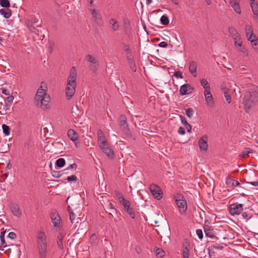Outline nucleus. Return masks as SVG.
<instances>
[{"label": "nucleus", "instance_id": "f257e3e1", "mask_svg": "<svg viewBox=\"0 0 258 258\" xmlns=\"http://www.w3.org/2000/svg\"><path fill=\"white\" fill-rule=\"evenodd\" d=\"M36 244L38 258H46L48 253V247L47 237L44 232H38L36 236Z\"/></svg>", "mask_w": 258, "mask_h": 258}, {"label": "nucleus", "instance_id": "f03ea898", "mask_svg": "<svg viewBox=\"0 0 258 258\" xmlns=\"http://www.w3.org/2000/svg\"><path fill=\"white\" fill-rule=\"evenodd\" d=\"M49 96L46 93V91L42 89L41 86L35 94L34 102L38 107H41L44 109L49 107L48 106L50 101Z\"/></svg>", "mask_w": 258, "mask_h": 258}, {"label": "nucleus", "instance_id": "7ed1b4c3", "mask_svg": "<svg viewBox=\"0 0 258 258\" xmlns=\"http://www.w3.org/2000/svg\"><path fill=\"white\" fill-rule=\"evenodd\" d=\"M258 101V89L251 91L246 92L242 98V103L244 105V109L246 113L249 111L252 106Z\"/></svg>", "mask_w": 258, "mask_h": 258}, {"label": "nucleus", "instance_id": "20e7f679", "mask_svg": "<svg viewBox=\"0 0 258 258\" xmlns=\"http://www.w3.org/2000/svg\"><path fill=\"white\" fill-rule=\"evenodd\" d=\"M26 24L30 32L38 36L40 35L41 37H44V34H42L41 31L38 29L41 28V22L38 18L31 16L26 20Z\"/></svg>", "mask_w": 258, "mask_h": 258}, {"label": "nucleus", "instance_id": "39448f33", "mask_svg": "<svg viewBox=\"0 0 258 258\" xmlns=\"http://www.w3.org/2000/svg\"><path fill=\"white\" fill-rule=\"evenodd\" d=\"M174 197L180 212L181 213L185 212L187 210V203L183 196L181 194L177 193L174 196Z\"/></svg>", "mask_w": 258, "mask_h": 258}, {"label": "nucleus", "instance_id": "423d86ee", "mask_svg": "<svg viewBox=\"0 0 258 258\" xmlns=\"http://www.w3.org/2000/svg\"><path fill=\"white\" fill-rule=\"evenodd\" d=\"M85 59L87 61L91 63L90 70L93 72L95 73L99 66L98 61L94 56L90 54H87L85 57Z\"/></svg>", "mask_w": 258, "mask_h": 258}, {"label": "nucleus", "instance_id": "0eeeda50", "mask_svg": "<svg viewBox=\"0 0 258 258\" xmlns=\"http://www.w3.org/2000/svg\"><path fill=\"white\" fill-rule=\"evenodd\" d=\"M243 205L238 203H234L229 206V211L232 216L239 215L243 211Z\"/></svg>", "mask_w": 258, "mask_h": 258}, {"label": "nucleus", "instance_id": "6e6552de", "mask_svg": "<svg viewBox=\"0 0 258 258\" xmlns=\"http://www.w3.org/2000/svg\"><path fill=\"white\" fill-rule=\"evenodd\" d=\"M150 190L152 196L157 200H160L163 197V192L159 186L156 184H152L150 186Z\"/></svg>", "mask_w": 258, "mask_h": 258}, {"label": "nucleus", "instance_id": "1a4fd4ad", "mask_svg": "<svg viewBox=\"0 0 258 258\" xmlns=\"http://www.w3.org/2000/svg\"><path fill=\"white\" fill-rule=\"evenodd\" d=\"M77 84H69L67 83V86L66 87V95L67 99L70 100L74 95L75 93V88Z\"/></svg>", "mask_w": 258, "mask_h": 258}, {"label": "nucleus", "instance_id": "9d476101", "mask_svg": "<svg viewBox=\"0 0 258 258\" xmlns=\"http://www.w3.org/2000/svg\"><path fill=\"white\" fill-rule=\"evenodd\" d=\"M50 218L53 226L54 227L59 228L60 226L61 219L58 214L56 211H52Z\"/></svg>", "mask_w": 258, "mask_h": 258}, {"label": "nucleus", "instance_id": "9b49d317", "mask_svg": "<svg viewBox=\"0 0 258 258\" xmlns=\"http://www.w3.org/2000/svg\"><path fill=\"white\" fill-rule=\"evenodd\" d=\"M77 71L74 67H72L70 70V75L67 80V83L70 84H77Z\"/></svg>", "mask_w": 258, "mask_h": 258}, {"label": "nucleus", "instance_id": "f8f14e48", "mask_svg": "<svg viewBox=\"0 0 258 258\" xmlns=\"http://www.w3.org/2000/svg\"><path fill=\"white\" fill-rule=\"evenodd\" d=\"M208 137L207 136H204L202 137L198 142L200 149L201 151L206 152L208 150Z\"/></svg>", "mask_w": 258, "mask_h": 258}, {"label": "nucleus", "instance_id": "ddd939ff", "mask_svg": "<svg viewBox=\"0 0 258 258\" xmlns=\"http://www.w3.org/2000/svg\"><path fill=\"white\" fill-rule=\"evenodd\" d=\"M193 90L194 88L189 84H185L180 87L179 93L181 95H185L191 93Z\"/></svg>", "mask_w": 258, "mask_h": 258}, {"label": "nucleus", "instance_id": "4468645a", "mask_svg": "<svg viewBox=\"0 0 258 258\" xmlns=\"http://www.w3.org/2000/svg\"><path fill=\"white\" fill-rule=\"evenodd\" d=\"M9 109V105L5 103L4 97L0 96V115L7 114V110Z\"/></svg>", "mask_w": 258, "mask_h": 258}, {"label": "nucleus", "instance_id": "2eb2a0df", "mask_svg": "<svg viewBox=\"0 0 258 258\" xmlns=\"http://www.w3.org/2000/svg\"><path fill=\"white\" fill-rule=\"evenodd\" d=\"M229 2L235 12L238 14H240L241 8L239 5L240 0H229Z\"/></svg>", "mask_w": 258, "mask_h": 258}, {"label": "nucleus", "instance_id": "dca6fc26", "mask_svg": "<svg viewBox=\"0 0 258 258\" xmlns=\"http://www.w3.org/2000/svg\"><path fill=\"white\" fill-rule=\"evenodd\" d=\"M102 152L108 157L112 158L114 156V152L112 149L109 147L108 143L105 144L104 147H100Z\"/></svg>", "mask_w": 258, "mask_h": 258}, {"label": "nucleus", "instance_id": "f3484780", "mask_svg": "<svg viewBox=\"0 0 258 258\" xmlns=\"http://www.w3.org/2000/svg\"><path fill=\"white\" fill-rule=\"evenodd\" d=\"M123 209L126 212V213L130 215L132 219H135L136 217V214L134 209L131 207V203L128 204L126 207H125Z\"/></svg>", "mask_w": 258, "mask_h": 258}, {"label": "nucleus", "instance_id": "a211bd4d", "mask_svg": "<svg viewBox=\"0 0 258 258\" xmlns=\"http://www.w3.org/2000/svg\"><path fill=\"white\" fill-rule=\"evenodd\" d=\"M65 236V234L62 232H59V234L58 235L56 239V243L57 244L58 247L61 249H63V242L62 240L63 239V238Z\"/></svg>", "mask_w": 258, "mask_h": 258}, {"label": "nucleus", "instance_id": "6ab92c4d", "mask_svg": "<svg viewBox=\"0 0 258 258\" xmlns=\"http://www.w3.org/2000/svg\"><path fill=\"white\" fill-rule=\"evenodd\" d=\"M10 208L15 216L17 217L21 216V211L17 204H12L10 206Z\"/></svg>", "mask_w": 258, "mask_h": 258}, {"label": "nucleus", "instance_id": "aec40b11", "mask_svg": "<svg viewBox=\"0 0 258 258\" xmlns=\"http://www.w3.org/2000/svg\"><path fill=\"white\" fill-rule=\"evenodd\" d=\"M127 62L128 63L130 69L134 72H137V66L135 63L134 56L133 57H126Z\"/></svg>", "mask_w": 258, "mask_h": 258}, {"label": "nucleus", "instance_id": "412c9836", "mask_svg": "<svg viewBox=\"0 0 258 258\" xmlns=\"http://www.w3.org/2000/svg\"><path fill=\"white\" fill-rule=\"evenodd\" d=\"M197 63L196 62L194 61L190 62L189 67V71L194 77H196L197 75Z\"/></svg>", "mask_w": 258, "mask_h": 258}, {"label": "nucleus", "instance_id": "4be33fe9", "mask_svg": "<svg viewBox=\"0 0 258 258\" xmlns=\"http://www.w3.org/2000/svg\"><path fill=\"white\" fill-rule=\"evenodd\" d=\"M68 136L69 138L74 142L78 139V134L73 129L69 130L68 131Z\"/></svg>", "mask_w": 258, "mask_h": 258}, {"label": "nucleus", "instance_id": "5701e85b", "mask_svg": "<svg viewBox=\"0 0 258 258\" xmlns=\"http://www.w3.org/2000/svg\"><path fill=\"white\" fill-rule=\"evenodd\" d=\"M228 31L234 40L240 37L236 30L233 27H229Z\"/></svg>", "mask_w": 258, "mask_h": 258}, {"label": "nucleus", "instance_id": "b1692460", "mask_svg": "<svg viewBox=\"0 0 258 258\" xmlns=\"http://www.w3.org/2000/svg\"><path fill=\"white\" fill-rule=\"evenodd\" d=\"M92 12V15H93L94 18L95 20V21L99 24H101L102 23V21L100 15L98 13V12L95 9L91 10Z\"/></svg>", "mask_w": 258, "mask_h": 258}, {"label": "nucleus", "instance_id": "393cba45", "mask_svg": "<svg viewBox=\"0 0 258 258\" xmlns=\"http://www.w3.org/2000/svg\"><path fill=\"white\" fill-rule=\"evenodd\" d=\"M250 6L254 15V18L255 19H258V4L256 2H251Z\"/></svg>", "mask_w": 258, "mask_h": 258}, {"label": "nucleus", "instance_id": "a878e982", "mask_svg": "<svg viewBox=\"0 0 258 258\" xmlns=\"http://www.w3.org/2000/svg\"><path fill=\"white\" fill-rule=\"evenodd\" d=\"M226 183L229 187H234L240 185L237 180L231 178L227 179Z\"/></svg>", "mask_w": 258, "mask_h": 258}, {"label": "nucleus", "instance_id": "bb28decb", "mask_svg": "<svg viewBox=\"0 0 258 258\" xmlns=\"http://www.w3.org/2000/svg\"><path fill=\"white\" fill-rule=\"evenodd\" d=\"M0 14L3 15L5 18L9 19L12 15V12L9 8H7L6 9H2L0 10Z\"/></svg>", "mask_w": 258, "mask_h": 258}, {"label": "nucleus", "instance_id": "cd10ccee", "mask_svg": "<svg viewBox=\"0 0 258 258\" xmlns=\"http://www.w3.org/2000/svg\"><path fill=\"white\" fill-rule=\"evenodd\" d=\"M119 123L121 129L128 126L126 124V118L124 115H121L119 116Z\"/></svg>", "mask_w": 258, "mask_h": 258}, {"label": "nucleus", "instance_id": "c85d7f7f", "mask_svg": "<svg viewBox=\"0 0 258 258\" xmlns=\"http://www.w3.org/2000/svg\"><path fill=\"white\" fill-rule=\"evenodd\" d=\"M205 232L206 236L211 238H216V239H218V238L215 236L213 229L205 228Z\"/></svg>", "mask_w": 258, "mask_h": 258}, {"label": "nucleus", "instance_id": "c756f323", "mask_svg": "<svg viewBox=\"0 0 258 258\" xmlns=\"http://www.w3.org/2000/svg\"><path fill=\"white\" fill-rule=\"evenodd\" d=\"M52 145L56 148L55 153H57V152L61 153L62 152L63 144L62 143H60L59 142L53 143H52Z\"/></svg>", "mask_w": 258, "mask_h": 258}, {"label": "nucleus", "instance_id": "7c9ffc66", "mask_svg": "<svg viewBox=\"0 0 258 258\" xmlns=\"http://www.w3.org/2000/svg\"><path fill=\"white\" fill-rule=\"evenodd\" d=\"M205 99L207 103V104L213 107L214 105V101L213 100V98L212 94H210L209 95H206L205 96Z\"/></svg>", "mask_w": 258, "mask_h": 258}, {"label": "nucleus", "instance_id": "2f4dec72", "mask_svg": "<svg viewBox=\"0 0 258 258\" xmlns=\"http://www.w3.org/2000/svg\"><path fill=\"white\" fill-rule=\"evenodd\" d=\"M251 153H252V150L249 148H246L242 152L239 156L241 158H245L249 156V154Z\"/></svg>", "mask_w": 258, "mask_h": 258}, {"label": "nucleus", "instance_id": "473e14b6", "mask_svg": "<svg viewBox=\"0 0 258 258\" xmlns=\"http://www.w3.org/2000/svg\"><path fill=\"white\" fill-rule=\"evenodd\" d=\"M121 130L127 138H133L132 133L128 128V126L124 127Z\"/></svg>", "mask_w": 258, "mask_h": 258}, {"label": "nucleus", "instance_id": "72a5a7b5", "mask_svg": "<svg viewBox=\"0 0 258 258\" xmlns=\"http://www.w3.org/2000/svg\"><path fill=\"white\" fill-rule=\"evenodd\" d=\"M98 144H99V147H104L105 144L108 143V142L106 141V140L105 139V138L104 136L103 137L98 138Z\"/></svg>", "mask_w": 258, "mask_h": 258}, {"label": "nucleus", "instance_id": "f704fd0d", "mask_svg": "<svg viewBox=\"0 0 258 258\" xmlns=\"http://www.w3.org/2000/svg\"><path fill=\"white\" fill-rule=\"evenodd\" d=\"M223 93L224 94V96L226 99V101L228 103H231V96L229 93V89L227 88H225L224 90H223Z\"/></svg>", "mask_w": 258, "mask_h": 258}, {"label": "nucleus", "instance_id": "c9c22d12", "mask_svg": "<svg viewBox=\"0 0 258 258\" xmlns=\"http://www.w3.org/2000/svg\"><path fill=\"white\" fill-rule=\"evenodd\" d=\"M65 163L66 161L63 158H59L55 162L56 166L59 168L63 167L65 165Z\"/></svg>", "mask_w": 258, "mask_h": 258}, {"label": "nucleus", "instance_id": "e433bc0d", "mask_svg": "<svg viewBox=\"0 0 258 258\" xmlns=\"http://www.w3.org/2000/svg\"><path fill=\"white\" fill-rule=\"evenodd\" d=\"M110 23L112 25V29L114 31H117L119 28V25L117 21L115 19H111Z\"/></svg>", "mask_w": 258, "mask_h": 258}, {"label": "nucleus", "instance_id": "4c0bfd02", "mask_svg": "<svg viewBox=\"0 0 258 258\" xmlns=\"http://www.w3.org/2000/svg\"><path fill=\"white\" fill-rule=\"evenodd\" d=\"M4 99H5V103H7V104H8V105H9V108H10V107H11V106L12 105V101L14 100L13 96H12V95L9 96L6 98H4Z\"/></svg>", "mask_w": 258, "mask_h": 258}, {"label": "nucleus", "instance_id": "58836bf2", "mask_svg": "<svg viewBox=\"0 0 258 258\" xmlns=\"http://www.w3.org/2000/svg\"><path fill=\"white\" fill-rule=\"evenodd\" d=\"M0 5L2 7L9 8L10 7V3L9 0H0Z\"/></svg>", "mask_w": 258, "mask_h": 258}, {"label": "nucleus", "instance_id": "ea45409f", "mask_svg": "<svg viewBox=\"0 0 258 258\" xmlns=\"http://www.w3.org/2000/svg\"><path fill=\"white\" fill-rule=\"evenodd\" d=\"M124 47H126V49H125V51L126 52V57H133L134 56L132 54V50L130 49V46L128 44H124Z\"/></svg>", "mask_w": 258, "mask_h": 258}, {"label": "nucleus", "instance_id": "a19ab883", "mask_svg": "<svg viewBox=\"0 0 258 258\" xmlns=\"http://www.w3.org/2000/svg\"><path fill=\"white\" fill-rule=\"evenodd\" d=\"M160 21L161 23L164 25H166L169 23L168 18L165 15H163L161 16Z\"/></svg>", "mask_w": 258, "mask_h": 258}, {"label": "nucleus", "instance_id": "79ce46f5", "mask_svg": "<svg viewBox=\"0 0 258 258\" xmlns=\"http://www.w3.org/2000/svg\"><path fill=\"white\" fill-rule=\"evenodd\" d=\"M77 168V165L76 163H74L72 164H71L68 167H67L66 169H65L64 171H66L65 173L66 174H69L70 172L69 171L70 170H75Z\"/></svg>", "mask_w": 258, "mask_h": 258}, {"label": "nucleus", "instance_id": "37998d69", "mask_svg": "<svg viewBox=\"0 0 258 258\" xmlns=\"http://www.w3.org/2000/svg\"><path fill=\"white\" fill-rule=\"evenodd\" d=\"M2 129H3V133H4V134L5 135H9L10 134V127L7 125L6 124H3L2 125Z\"/></svg>", "mask_w": 258, "mask_h": 258}, {"label": "nucleus", "instance_id": "c03bdc74", "mask_svg": "<svg viewBox=\"0 0 258 258\" xmlns=\"http://www.w3.org/2000/svg\"><path fill=\"white\" fill-rule=\"evenodd\" d=\"M234 45L236 48L241 47L242 46V41L240 37L234 40Z\"/></svg>", "mask_w": 258, "mask_h": 258}, {"label": "nucleus", "instance_id": "a18cd8bd", "mask_svg": "<svg viewBox=\"0 0 258 258\" xmlns=\"http://www.w3.org/2000/svg\"><path fill=\"white\" fill-rule=\"evenodd\" d=\"M120 204L123 207V208L125 207H126L128 204H129L131 202L127 200H126L124 198L118 201Z\"/></svg>", "mask_w": 258, "mask_h": 258}, {"label": "nucleus", "instance_id": "49530a36", "mask_svg": "<svg viewBox=\"0 0 258 258\" xmlns=\"http://www.w3.org/2000/svg\"><path fill=\"white\" fill-rule=\"evenodd\" d=\"M201 82L202 86L204 88V89L210 87V84L206 79H202Z\"/></svg>", "mask_w": 258, "mask_h": 258}, {"label": "nucleus", "instance_id": "de8ad7c7", "mask_svg": "<svg viewBox=\"0 0 258 258\" xmlns=\"http://www.w3.org/2000/svg\"><path fill=\"white\" fill-rule=\"evenodd\" d=\"M155 252L157 254V255L160 257H162L164 256V251L161 248H157L156 249Z\"/></svg>", "mask_w": 258, "mask_h": 258}, {"label": "nucleus", "instance_id": "09e8293b", "mask_svg": "<svg viewBox=\"0 0 258 258\" xmlns=\"http://www.w3.org/2000/svg\"><path fill=\"white\" fill-rule=\"evenodd\" d=\"M194 113V111L192 108H188L186 110V115L188 117H191Z\"/></svg>", "mask_w": 258, "mask_h": 258}, {"label": "nucleus", "instance_id": "8fccbe9b", "mask_svg": "<svg viewBox=\"0 0 258 258\" xmlns=\"http://www.w3.org/2000/svg\"><path fill=\"white\" fill-rule=\"evenodd\" d=\"M52 175L55 178L60 177L62 174L61 171H51Z\"/></svg>", "mask_w": 258, "mask_h": 258}, {"label": "nucleus", "instance_id": "3c124183", "mask_svg": "<svg viewBox=\"0 0 258 258\" xmlns=\"http://www.w3.org/2000/svg\"><path fill=\"white\" fill-rule=\"evenodd\" d=\"M114 192H115V195L118 201L124 198L122 194L119 191L116 190H115Z\"/></svg>", "mask_w": 258, "mask_h": 258}, {"label": "nucleus", "instance_id": "603ef678", "mask_svg": "<svg viewBox=\"0 0 258 258\" xmlns=\"http://www.w3.org/2000/svg\"><path fill=\"white\" fill-rule=\"evenodd\" d=\"M242 216L244 218L246 219L247 220L251 219L252 218H255L254 216H249V215L246 212H243L242 213Z\"/></svg>", "mask_w": 258, "mask_h": 258}, {"label": "nucleus", "instance_id": "864d4df0", "mask_svg": "<svg viewBox=\"0 0 258 258\" xmlns=\"http://www.w3.org/2000/svg\"><path fill=\"white\" fill-rule=\"evenodd\" d=\"M78 179L77 176L76 175H73L67 177V180L69 181H76Z\"/></svg>", "mask_w": 258, "mask_h": 258}, {"label": "nucleus", "instance_id": "5fc2aeb1", "mask_svg": "<svg viewBox=\"0 0 258 258\" xmlns=\"http://www.w3.org/2000/svg\"><path fill=\"white\" fill-rule=\"evenodd\" d=\"M253 30L251 27L249 26H247L246 27V35L248 36L249 34L251 35L252 34Z\"/></svg>", "mask_w": 258, "mask_h": 258}, {"label": "nucleus", "instance_id": "6e6d98bb", "mask_svg": "<svg viewBox=\"0 0 258 258\" xmlns=\"http://www.w3.org/2000/svg\"><path fill=\"white\" fill-rule=\"evenodd\" d=\"M108 207H109V209L112 211L113 213H117L118 211L117 209H116L112 203H109L108 204Z\"/></svg>", "mask_w": 258, "mask_h": 258}, {"label": "nucleus", "instance_id": "4d7b16f0", "mask_svg": "<svg viewBox=\"0 0 258 258\" xmlns=\"http://www.w3.org/2000/svg\"><path fill=\"white\" fill-rule=\"evenodd\" d=\"M173 76L176 78H183L182 73L181 71L175 72Z\"/></svg>", "mask_w": 258, "mask_h": 258}, {"label": "nucleus", "instance_id": "13d9d810", "mask_svg": "<svg viewBox=\"0 0 258 258\" xmlns=\"http://www.w3.org/2000/svg\"><path fill=\"white\" fill-rule=\"evenodd\" d=\"M196 233L199 239H202L203 237V232L201 229H197L196 230Z\"/></svg>", "mask_w": 258, "mask_h": 258}, {"label": "nucleus", "instance_id": "bf43d9fd", "mask_svg": "<svg viewBox=\"0 0 258 258\" xmlns=\"http://www.w3.org/2000/svg\"><path fill=\"white\" fill-rule=\"evenodd\" d=\"M17 237L16 234L13 232H10L8 235V237L12 239H14Z\"/></svg>", "mask_w": 258, "mask_h": 258}, {"label": "nucleus", "instance_id": "052dcab7", "mask_svg": "<svg viewBox=\"0 0 258 258\" xmlns=\"http://www.w3.org/2000/svg\"><path fill=\"white\" fill-rule=\"evenodd\" d=\"M247 39L251 42L252 39H256L257 36L255 35L253 33H252V34L251 35L250 34H249L248 36H246Z\"/></svg>", "mask_w": 258, "mask_h": 258}, {"label": "nucleus", "instance_id": "680f3d73", "mask_svg": "<svg viewBox=\"0 0 258 258\" xmlns=\"http://www.w3.org/2000/svg\"><path fill=\"white\" fill-rule=\"evenodd\" d=\"M180 118L181 119V122L184 126L186 125V124H188V123L187 122L185 117H184L182 115H180Z\"/></svg>", "mask_w": 258, "mask_h": 258}, {"label": "nucleus", "instance_id": "e2e57ef3", "mask_svg": "<svg viewBox=\"0 0 258 258\" xmlns=\"http://www.w3.org/2000/svg\"><path fill=\"white\" fill-rule=\"evenodd\" d=\"M97 239V236L95 234H92L90 238V240L92 243H95V241Z\"/></svg>", "mask_w": 258, "mask_h": 258}, {"label": "nucleus", "instance_id": "0e129e2a", "mask_svg": "<svg viewBox=\"0 0 258 258\" xmlns=\"http://www.w3.org/2000/svg\"><path fill=\"white\" fill-rule=\"evenodd\" d=\"M178 134L182 135H184L185 133L184 128L182 126H180L178 130Z\"/></svg>", "mask_w": 258, "mask_h": 258}, {"label": "nucleus", "instance_id": "69168bd1", "mask_svg": "<svg viewBox=\"0 0 258 258\" xmlns=\"http://www.w3.org/2000/svg\"><path fill=\"white\" fill-rule=\"evenodd\" d=\"M251 43L253 47L257 46L258 44L257 38H256V39H252V40L251 41Z\"/></svg>", "mask_w": 258, "mask_h": 258}, {"label": "nucleus", "instance_id": "338daca9", "mask_svg": "<svg viewBox=\"0 0 258 258\" xmlns=\"http://www.w3.org/2000/svg\"><path fill=\"white\" fill-rule=\"evenodd\" d=\"M75 217L76 216L75 214L73 212H70V220L72 223H73V221L75 219Z\"/></svg>", "mask_w": 258, "mask_h": 258}, {"label": "nucleus", "instance_id": "774afa93", "mask_svg": "<svg viewBox=\"0 0 258 258\" xmlns=\"http://www.w3.org/2000/svg\"><path fill=\"white\" fill-rule=\"evenodd\" d=\"M167 45H168L167 43L165 41H162L158 44V46L159 47H163V48L166 47L167 46Z\"/></svg>", "mask_w": 258, "mask_h": 258}]
</instances>
